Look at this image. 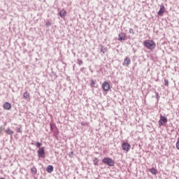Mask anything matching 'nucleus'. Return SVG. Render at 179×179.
Here are the masks:
<instances>
[{"mask_svg":"<svg viewBox=\"0 0 179 179\" xmlns=\"http://www.w3.org/2000/svg\"><path fill=\"white\" fill-rule=\"evenodd\" d=\"M143 45L148 50H155L156 48V43L152 40L144 41Z\"/></svg>","mask_w":179,"mask_h":179,"instance_id":"nucleus-1","label":"nucleus"},{"mask_svg":"<svg viewBox=\"0 0 179 179\" xmlns=\"http://www.w3.org/2000/svg\"><path fill=\"white\" fill-rule=\"evenodd\" d=\"M102 163L104 164H106L107 166H109L110 167H114V164H115V162L114 160L109 157H105L102 159Z\"/></svg>","mask_w":179,"mask_h":179,"instance_id":"nucleus-2","label":"nucleus"},{"mask_svg":"<svg viewBox=\"0 0 179 179\" xmlns=\"http://www.w3.org/2000/svg\"><path fill=\"white\" fill-rule=\"evenodd\" d=\"M122 148L124 152H129V150H131V144L128 143H123L122 144Z\"/></svg>","mask_w":179,"mask_h":179,"instance_id":"nucleus-3","label":"nucleus"},{"mask_svg":"<svg viewBox=\"0 0 179 179\" xmlns=\"http://www.w3.org/2000/svg\"><path fill=\"white\" fill-rule=\"evenodd\" d=\"M45 152L44 151V147L40 148L38 150V157H42L43 159H44V157H45Z\"/></svg>","mask_w":179,"mask_h":179,"instance_id":"nucleus-4","label":"nucleus"},{"mask_svg":"<svg viewBox=\"0 0 179 179\" xmlns=\"http://www.w3.org/2000/svg\"><path fill=\"white\" fill-rule=\"evenodd\" d=\"M102 89L103 92H108L110 90V83L107 81H105L102 83Z\"/></svg>","mask_w":179,"mask_h":179,"instance_id":"nucleus-5","label":"nucleus"},{"mask_svg":"<svg viewBox=\"0 0 179 179\" xmlns=\"http://www.w3.org/2000/svg\"><path fill=\"white\" fill-rule=\"evenodd\" d=\"M164 122H167V117L161 115L160 116V120H159V127H162V125H164Z\"/></svg>","mask_w":179,"mask_h":179,"instance_id":"nucleus-6","label":"nucleus"},{"mask_svg":"<svg viewBox=\"0 0 179 179\" xmlns=\"http://www.w3.org/2000/svg\"><path fill=\"white\" fill-rule=\"evenodd\" d=\"M123 66H128L131 65V59L128 57H125L122 63Z\"/></svg>","mask_w":179,"mask_h":179,"instance_id":"nucleus-7","label":"nucleus"},{"mask_svg":"<svg viewBox=\"0 0 179 179\" xmlns=\"http://www.w3.org/2000/svg\"><path fill=\"white\" fill-rule=\"evenodd\" d=\"M119 41H122L127 40V34L125 33H120L118 35Z\"/></svg>","mask_w":179,"mask_h":179,"instance_id":"nucleus-8","label":"nucleus"},{"mask_svg":"<svg viewBox=\"0 0 179 179\" xmlns=\"http://www.w3.org/2000/svg\"><path fill=\"white\" fill-rule=\"evenodd\" d=\"M166 10V8H164V5H161L159 10L157 13V15L159 16H163V13H164V11Z\"/></svg>","mask_w":179,"mask_h":179,"instance_id":"nucleus-9","label":"nucleus"},{"mask_svg":"<svg viewBox=\"0 0 179 179\" xmlns=\"http://www.w3.org/2000/svg\"><path fill=\"white\" fill-rule=\"evenodd\" d=\"M3 107L4 110H10V108H12V105L8 102H6L3 103Z\"/></svg>","mask_w":179,"mask_h":179,"instance_id":"nucleus-10","label":"nucleus"},{"mask_svg":"<svg viewBox=\"0 0 179 179\" xmlns=\"http://www.w3.org/2000/svg\"><path fill=\"white\" fill-rule=\"evenodd\" d=\"M59 16H61L63 19H65V17L66 16V10L64 9H62L59 12Z\"/></svg>","mask_w":179,"mask_h":179,"instance_id":"nucleus-11","label":"nucleus"},{"mask_svg":"<svg viewBox=\"0 0 179 179\" xmlns=\"http://www.w3.org/2000/svg\"><path fill=\"white\" fill-rule=\"evenodd\" d=\"M149 171L151 173V174H153L154 176H156L157 174V169L155 168H151L149 169Z\"/></svg>","mask_w":179,"mask_h":179,"instance_id":"nucleus-12","label":"nucleus"},{"mask_svg":"<svg viewBox=\"0 0 179 179\" xmlns=\"http://www.w3.org/2000/svg\"><path fill=\"white\" fill-rule=\"evenodd\" d=\"M46 171L48 173H51L52 171H54V167L51 165H49L46 169Z\"/></svg>","mask_w":179,"mask_h":179,"instance_id":"nucleus-13","label":"nucleus"},{"mask_svg":"<svg viewBox=\"0 0 179 179\" xmlns=\"http://www.w3.org/2000/svg\"><path fill=\"white\" fill-rule=\"evenodd\" d=\"M31 174H34V175L37 174V169L34 166L32 167L31 169Z\"/></svg>","mask_w":179,"mask_h":179,"instance_id":"nucleus-14","label":"nucleus"},{"mask_svg":"<svg viewBox=\"0 0 179 179\" xmlns=\"http://www.w3.org/2000/svg\"><path fill=\"white\" fill-rule=\"evenodd\" d=\"M24 99H30V94L29 92H25L23 94Z\"/></svg>","mask_w":179,"mask_h":179,"instance_id":"nucleus-15","label":"nucleus"},{"mask_svg":"<svg viewBox=\"0 0 179 179\" xmlns=\"http://www.w3.org/2000/svg\"><path fill=\"white\" fill-rule=\"evenodd\" d=\"M101 52H103V54H106V52H107V48L102 46L101 48Z\"/></svg>","mask_w":179,"mask_h":179,"instance_id":"nucleus-16","label":"nucleus"},{"mask_svg":"<svg viewBox=\"0 0 179 179\" xmlns=\"http://www.w3.org/2000/svg\"><path fill=\"white\" fill-rule=\"evenodd\" d=\"M94 166H99V159L97 157H95L93 159Z\"/></svg>","mask_w":179,"mask_h":179,"instance_id":"nucleus-17","label":"nucleus"},{"mask_svg":"<svg viewBox=\"0 0 179 179\" xmlns=\"http://www.w3.org/2000/svg\"><path fill=\"white\" fill-rule=\"evenodd\" d=\"M5 132L7 133L8 135H13V131L10 129H6L5 130Z\"/></svg>","mask_w":179,"mask_h":179,"instance_id":"nucleus-18","label":"nucleus"},{"mask_svg":"<svg viewBox=\"0 0 179 179\" xmlns=\"http://www.w3.org/2000/svg\"><path fill=\"white\" fill-rule=\"evenodd\" d=\"M164 85H165V86H169V80H167V79H164Z\"/></svg>","mask_w":179,"mask_h":179,"instance_id":"nucleus-19","label":"nucleus"},{"mask_svg":"<svg viewBox=\"0 0 179 179\" xmlns=\"http://www.w3.org/2000/svg\"><path fill=\"white\" fill-rule=\"evenodd\" d=\"M41 145H42L41 143H38V142L35 143V146H36V148H40V146H41Z\"/></svg>","mask_w":179,"mask_h":179,"instance_id":"nucleus-20","label":"nucleus"},{"mask_svg":"<svg viewBox=\"0 0 179 179\" xmlns=\"http://www.w3.org/2000/svg\"><path fill=\"white\" fill-rule=\"evenodd\" d=\"M45 26H47V27H48V26H51V22L50 21L46 22Z\"/></svg>","mask_w":179,"mask_h":179,"instance_id":"nucleus-21","label":"nucleus"},{"mask_svg":"<svg viewBox=\"0 0 179 179\" xmlns=\"http://www.w3.org/2000/svg\"><path fill=\"white\" fill-rule=\"evenodd\" d=\"M129 33H130V34H135V31H134L133 29H129Z\"/></svg>","mask_w":179,"mask_h":179,"instance_id":"nucleus-22","label":"nucleus"},{"mask_svg":"<svg viewBox=\"0 0 179 179\" xmlns=\"http://www.w3.org/2000/svg\"><path fill=\"white\" fill-rule=\"evenodd\" d=\"M78 65H82V64H83V62L80 59H78Z\"/></svg>","mask_w":179,"mask_h":179,"instance_id":"nucleus-23","label":"nucleus"},{"mask_svg":"<svg viewBox=\"0 0 179 179\" xmlns=\"http://www.w3.org/2000/svg\"><path fill=\"white\" fill-rule=\"evenodd\" d=\"M94 85H96V82H94V80H92L91 81V86H94Z\"/></svg>","mask_w":179,"mask_h":179,"instance_id":"nucleus-24","label":"nucleus"},{"mask_svg":"<svg viewBox=\"0 0 179 179\" xmlns=\"http://www.w3.org/2000/svg\"><path fill=\"white\" fill-rule=\"evenodd\" d=\"M17 132H19V133L22 132V129L21 128H17Z\"/></svg>","mask_w":179,"mask_h":179,"instance_id":"nucleus-25","label":"nucleus"},{"mask_svg":"<svg viewBox=\"0 0 179 179\" xmlns=\"http://www.w3.org/2000/svg\"><path fill=\"white\" fill-rule=\"evenodd\" d=\"M71 155H73V152H71Z\"/></svg>","mask_w":179,"mask_h":179,"instance_id":"nucleus-26","label":"nucleus"},{"mask_svg":"<svg viewBox=\"0 0 179 179\" xmlns=\"http://www.w3.org/2000/svg\"><path fill=\"white\" fill-rule=\"evenodd\" d=\"M71 155H73V152H71Z\"/></svg>","mask_w":179,"mask_h":179,"instance_id":"nucleus-27","label":"nucleus"},{"mask_svg":"<svg viewBox=\"0 0 179 179\" xmlns=\"http://www.w3.org/2000/svg\"><path fill=\"white\" fill-rule=\"evenodd\" d=\"M0 179H5V178H0Z\"/></svg>","mask_w":179,"mask_h":179,"instance_id":"nucleus-28","label":"nucleus"},{"mask_svg":"<svg viewBox=\"0 0 179 179\" xmlns=\"http://www.w3.org/2000/svg\"><path fill=\"white\" fill-rule=\"evenodd\" d=\"M0 134H1V131H0Z\"/></svg>","mask_w":179,"mask_h":179,"instance_id":"nucleus-29","label":"nucleus"}]
</instances>
